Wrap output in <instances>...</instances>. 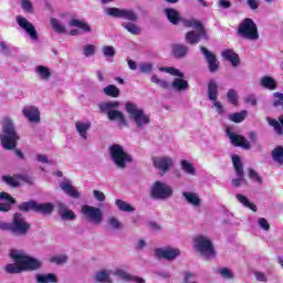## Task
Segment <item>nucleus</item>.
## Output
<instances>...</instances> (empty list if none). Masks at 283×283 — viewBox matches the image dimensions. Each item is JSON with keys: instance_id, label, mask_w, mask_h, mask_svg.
<instances>
[{"instance_id": "20e7f679", "label": "nucleus", "mask_w": 283, "mask_h": 283, "mask_svg": "<svg viewBox=\"0 0 283 283\" xmlns=\"http://www.w3.org/2000/svg\"><path fill=\"white\" fill-rule=\"evenodd\" d=\"M18 210L22 213H30V211H33L34 213H41L42 216H52V213H54V203H39L36 200H30L18 205Z\"/></svg>"}, {"instance_id": "c9c22d12", "label": "nucleus", "mask_w": 283, "mask_h": 283, "mask_svg": "<svg viewBox=\"0 0 283 283\" xmlns=\"http://www.w3.org/2000/svg\"><path fill=\"white\" fill-rule=\"evenodd\" d=\"M237 199L239 200V202H241V205H243V207L251 209V211H253L254 213L258 212V206H255V203L249 201V198H247V196H244L242 193H238Z\"/></svg>"}, {"instance_id": "393cba45", "label": "nucleus", "mask_w": 283, "mask_h": 283, "mask_svg": "<svg viewBox=\"0 0 283 283\" xmlns=\"http://www.w3.org/2000/svg\"><path fill=\"white\" fill-rule=\"evenodd\" d=\"M222 56L226 61L231 63L232 67H238V65H240V55H238L233 50L226 49L222 52Z\"/></svg>"}, {"instance_id": "680f3d73", "label": "nucleus", "mask_w": 283, "mask_h": 283, "mask_svg": "<svg viewBox=\"0 0 283 283\" xmlns=\"http://www.w3.org/2000/svg\"><path fill=\"white\" fill-rule=\"evenodd\" d=\"M151 70H154V65H151V63H144L140 65V72L143 74H149Z\"/></svg>"}, {"instance_id": "58836bf2", "label": "nucleus", "mask_w": 283, "mask_h": 283, "mask_svg": "<svg viewBox=\"0 0 283 283\" xmlns=\"http://www.w3.org/2000/svg\"><path fill=\"white\" fill-rule=\"evenodd\" d=\"M36 74L42 78V81H50L52 77V71L48 66L39 65L35 69Z\"/></svg>"}, {"instance_id": "13d9d810", "label": "nucleus", "mask_w": 283, "mask_h": 283, "mask_svg": "<svg viewBox=\"0 0 283 283\" xmlns=\"http://www.w3.org/2000/svg\"><path fill=\"white\" fill-rule=\"evenodd\" d=\"M107 224H109L112 229H120V221H118L116 217H111L107 221Z\"/></svg>"}, {"instance_id": "0eeeda50", "label": "nucleus", "mask_w": 283, "mask_h": 283, "mask_svg": "<svg viewBox=\"0 0 283 283\" xmlns=\"http://www.w3.org/2000/svg\"><path fill=\"white\" fill-rule=\"evenodd\" d=\"M109 154L113 163L118 167V169H125V167H127V163H132L134 160L132 155L125 153L123 146L118 144H114L109 147Z\"/></svg>"}, {"instance_id": "7ed1b4c3", "label": "nucleus", "mask_w": 283, "mask_h": 283, "mask_svg": "<svg viewBox=\"0 0 283 283\" xmlns=\"http://www.w3.org/2000/svg\"><path fill=\"white\" fill-rule=\"evenodd\" d=\"M186 28H193L196 31H188L186 33V43H189V45H198L200 41H209V33H207V28H205V24L200 22L199 20L192 19L188 20L185 23Z\"/></svg>"}, {"instance_id": "9b49d317", "label": "nucleus", "mask_w": 283, "mask_h": 283, "mask_svg": "<svg viewBox=\"0 0 283 283\" xmlns=\"http://www.w3.org/2000/svg\"><path fill=\"white\" fill-rule=\"evenodd\" d=\"M11 258H19L18 263L22 266V271H38L41 269V261L25 254H19L17 250H12Z\"/></svg>"}, {"instance_id": "4c0bfd02", "label": "nucleus", "mask_w": 283, "mask_h": 283, "mask_svg": "<svg viewBox=\"0 0 283 283\" xmlns=\"http://www.w3.org/2000/svg\"><path fill=\"white\" fill-rule=\"evenodd\" d=\"M272 160L274 163H277V165L282 166L283 165V146H276L272 151H271Z\"/></svg>"}, {"instance_id": "f3484780", "label": "nucleus", "mask_w": 283, "mask_h": 283, "mask_svg": "<svg viewBox=\"0 0 283 283\" xmlns=\"http://www.w3.org/2000/svg\"><path fill=\"white\" fill-rule=\"evenodd\" d=\"M200 50L207 61L209 72L216 74V72L220 70V61H218V56L205 46H200Z\"/></svg>"}, {"instance_id": "49530a36", "label": "nucleus", "mask_w": 283, "mask_h": 283, "mask_svg": "<svg viewBox=\"0 0 283 283\" xmlns=\"http://www.w3.org/2000/svg\"><path fill=\"white\" fill-rule=\"evenodd\" d=\"M227 98L231 105H234V107H238V92L233 88H230L227 93Z\"/></svg>"}, {"instance_id": "ea45409f", "label": "nucleus", "mask_w": 283, "mask_h": 283, "mask_svg": "<svg viewBox=\"0 0 283 283\" xmlns=\"http://www.w3.org/2000/svg\"><path fill=\"white\" fill-rule=\"evenodd\" d=\"M104 94L111 96V98H118V96H120V90L116 87V85L109 84L104 87Z\"/></svg>"}, {"instance_id": "6e6552de", "label": "nucleus", "mask_w": 283, "mask_h": 283, "mask_svg": "<svg viewBox=\"0 0 283 283\" xmlns=\"http://www.w3.org/2000/svg\"><path fill=\"white\" fill-rule=\"evenodd\" d=\"M238 33L240 36H243V39H250V41H258L260 39V34L258 33V25L250 18H245L239 24Z\"/></svg>"}, {"instance_id": "37998d69", "label": "nucleus", "mask_w": 283, "mask_h": 283, "mask_svg": "<svg viewBox=\"0 0 283 283\" xmlns=\"http://www.w3.org/2000/svg\"><path fill=\"white\" fill-rule=\"evenodd\" d=\"M51 27L53 28L54 32H57V34H65L66 32L65 25L61 24L56 18L51 19Z\"/></svg>"}, {"instance_id": "09e8293b", "label": "nucleus", "mask_w": 283, "mask_h": 283, "mask_svg": "<svg viewBox=\"0 0 283 283\" xmlns=\"http://www.w3.org/2000/svg\"><path fill=\"white\" fill-rule=\"evenodd\" d=\"M151 83H155L156 85H159L163 90H169V82L165 80H160L158 76L153 75L151 76Z\"/></svg>"}, {"instance_id": "473e14b6", "label": "nucleus", "mask_w": 283, "mask_h": 283, "mask_svg": "<svg viewBox=\"0 0 283 283\" xmlns=\"http://www.w3.org/2000/svg\"><path fill=\"white\" fill-rule=\"evenodd\" d=\"M15 263H9L6 265L4 271L10 274H15V273H23V268L21 263H19V258H12Z\"/></svg>"}, {"instance_id": "6ab92c4d", "label": "nucleus", "mask_w": 283, "mask_h": 283, "mask_svg": "<svg viewBox=\"0 0 283 283\" xmlns=\"http://www.w3.org/2000/svg\"><path fill=\"white\" fill-rule=\"evenodd\" d=\"M15 20L18 25L22 28V30H24L27 34H29L32 41L39 40V32H36V29L34 28V24H32V22L28 21V19L23 18L22 15H18Z\"/></svg>"}, {"instance_id": "f257e3e1", "label": "nucleus", "mask_w": 283, "mask_h": 283, "mask_svg": "<svg viewBox=\"0 0 283 283\" xmlns=\"http://www.w3.org/2000/svg\"><path fill=\"white\" fill-rule=\"evenodd\" d=\"M105 12L108 17H114V19H125L126 21H130L128 23H122V28H124V30H127V32H129L130 34L138 36V34L143 32L140 27L136 24V21H138V14H136L134 10L111 7L107 8Z\"/></svg>"}, {"instance_id": "69168bd1", "label": "nucleus", "mask_w": 283, "mask_h": 283, "mask_svg": "<svg viewBox=\"0 0 283 283\" xmlns=\"http://www.w3.org/2000/svg\"><path fill=\"white\" fill-rule=\"evenodd\" d=\"M36 160L38 163H44L45 165H52V161H50V159H48V157L45 155H36Z\"/></svg>"}, {"instance_id": "c03bdc74", "label": "nucleus", "mask_w": 283, "mask_h": 283, "mask_svg": "<svg viewBox=\"0 0 283 283\" xmlns=\"http://www.w3.org/2000/svg\"><path fill=\"white\" fill-rule=\"evenodd\" d=\"M181 169L189 174V176H196V168L193 167V164L189 163L188 160H181Z\"/></svg>"}, {"instance_id": "f03ea898", "label": "nucleus", "mask_w": 283, "mask_h": 283, "mask_svg": "<svg viewBox=\"0 0 283 283\" xmlns=\"http://www.w3.org/2000/svg\"><path fill=\"white\" fill-rule=\"evenodd\" d=\"M0 143L3 149H17V143H19V134H17L14 123L10 118H4L2 120V134L0 135Z\"/></svg>"}, {"instance_id": "864d4df0", "label": "nucleus", "mask_w": 283, "mask_h": 283, "mask_svg": "<svg viewBox=\"0 0 283 283\" xmlns=\"http://www.w3.org/2000/svg\"><path fill=\"white\" fill-rule=\"evenodd\" d=\"M249 176L251 180H254V182L262 185V177L253 168L249 169Z\"/></svg>"}, {"instance_id": "e433bc0d", "label": "nucleus", "mask_w": 283, "mask_h": 283, "mask_svg": "<svg viewBox=\"0 0 283 283\" xmlns=\"http://www.w3.org/2000/svg\"><path fill=\"white\" fill-rule=\"evenodd\" d=\"M69 25H71V28H80L83 32H92V28L87 22L77 19H71Z\"/></svg>"}, {"instance_id": "4be33fe9", "label": "nucleus", "mask_w": 283, "mask_h": 283, "mask_svg": "<svg viewBox=\"0 0 283 283\" xmlns=\"http://www.w3.org/2000/svg\"><path fill=\"white\" fill-rule=\"evenodd\" d=\"M156 256L163 260H174L180 255L179 249H163L158 248L155 250Z\"/></svg>"}, {"instance_id": "dca6fc26", "label": "nucleus", "mask_w": 283, "mask_h": 283, "mask_svg": "<svg viewBox=\"0 0 283 283\" xmlns=\"http://www.w3.org/2000/svg\"><path fill=\"white\" fill-rule=\"evenodd\" d=\"M153 165L155 169H158L161 174L160 176H164V174H167L171 167H174V159L169 156H164V157H153Z\"/></svg>"}, {"instance_id": "b1692460", "label": "nucleus", "mask_w": 283, "mask_h": 283, "mask_svg": "<svg viewBox=\"0 0 283 283\" xmlns=\"http://www.w3.org/2000/svg\"><path fill=\"white\" fill-rule=\"evenodd\" d=\"M57 210H59V216L62 220H76V214L74 211L67 208L65 203L59 202L57 203Z\"/></svg>"}, {"instance_id": "2f4dec72", "label": "nucleus", "mask_w": 283, "mask_h": 283, "mask_svg": "<svg viewBox=\"0 0 283 283\" xmlns=\"http://www.w3.org/2000/svg\"><path fill=\"white\" fill-rule=\"evenodd\" d=\"M182 196H184L186 202H188V205H192V207H200L201 200H200V197L198 196V193L185 191V192H182Z\"/></svg>"}, {"instance_id": "603ef678", "label": "nucleus", "mask_w": 283, "mask_h": 283, "mask_svg": "<svg viewBox=\"0 0 283 283\" xmlns=\"http://www.w3.org/2000/svg\"><path fill=\"white\" fill-rule=\"evenodd\" d=\"M219 273H220L221 277H224V280H233V277H234L233 272H231V270H229V268H221L219 270Z\"/></svg>"}, {"instance_id": "79ce46f5", "label": "nucleus", "mask_w": 283, "mask_h": 283, "mask_svg": "<svg viewBox=\"0 0 283 283\" xmlns=\"http://www.w3.org/2000/svg\"><path fill=\"white\" fill-rule=\"evenodd\" d=\"M19 175H14L13 177L12 176H8V175H3L2 176V180L6 182V185H8L9 187H13V188H17L19 187V178H18Z\"/></svg>"}, {"instance_id": "cd10ccee", "label": "nucleus", "mask_w": 283, "mask_h": 283, "mask_svg": "<svg viewBox=\"0 0 283 283\" xmlns=\"http://www.w3.org/2000/svg\"><path fill=\"white\" fill-rule=\"evenodd\" d=\"M115 275H117V277H120L125 282L145 283V279L140 276H134L123 270H117L115 272Z\"/></svg>"}, {"instance_id": "2eb2a0df", "label": "nucleus", "mask_w": 283, "mask_h": 283, "mask_svg": "<svg viewBox=\"0 0 283 283\" xmlns=\"http://www.w3.org/2000/svg\"><path fill=\"white\" fill-rule=\"evenodd\" d=\"M218 82L210 80L208 83V98L213 101V106L217 108L218 114H224L222 103L218 101Z\"/></svg>"}, {"instance_id": "aec40b11", "label": "nucleus", "mask_w": 283, "mask_h": 283, "mask_svg": "<svg viewBox=\"0 0 283 283\" xmlns=\"http://www.w3.org/2000/svg\"><path fill=\"white\" fill-rule=\"evenodd\" d=\"M226 134L229 136L231 144L234 147H242V149H251V144L242 135H237L231 129L226 128Z\"/></svg>"}, {"instance_id": "f8f14e48", "label": "nucleus", "mask_w": 283, "mask_h": 283, "mask_svg": "<svg viewBox=\"0 0 283 283\" xmlns=\"http://www.w3.org/2000/svg\"><path fill=\"white\" fill-rule=\"evenodd\" d=\"M150 196L154 200H167L174 196V189L165 182L155 181L150 188Z\"/></svg>"}, {"instance_id": "338daca9", "label": "nucleus", "mask_w": 283, "mask_h": 283, "mask_svg": "<svg viewBox=\"0 0 283 283\" xmlns=\"http://www.w3.org/2000/svg\"><path fill=\"white\" fill-rule=\"evenodd\" d=\"M245 103H248V105H252L253 107H255V105H258V99L255 98L254 95H249L248 97H245Z\"/></svg>"}, {"instance_id": "9d476101", "label": "nucleus", "mask_w": 283, "mask_h": 283, "mask_svg": "<svg viewBox=\"0 0 283 283\" xmlns=\"http://www.w3.org/2000/svg\"><path fill=\"white\" fill-rule=\"evenodd\" d=\"M159 72H167V74H170L171 76H178L179 78H175L172 81V87L174 90H177L178 92H185V90H189V82L185 78V73L180 72V70L168 66V67H159Z\"/></svg>"}, {"instance_id": "a19ab883", "label": "nucleus", "mask_w": 283, "mask_h": 283, "mask_svg": "<svg viewBox=\"0 0 283 283\" xmlns=\"http://www.w3.org/2000/svg\"><path fill=\"white\" fill-rule=\"evenodd\" d=\"M115 205H116L117 209H119V211H124V212H128V213L136 211V209L132 205L127 203V201H124L122 199H117L115 201Z\"/></svg>"}, {"instance_id": "412c9836", "label": "nucleus", "mask_w": 283, "mask_h": 283, "mask_svg": "<svg viewBox=\"0 0 283 283\" xmlns=\"http://www.w3.org/2000/svg\"><path fill=\"white\" fill-rule=\"evenodd\" d=\"M0 200H6V202L0 203V211L2 213H8L12 211V205H17V199L10 196L8 192H0Z\"/></svg>"}, {"instance_id": "c85d7f7f", "label": "nucleus", "mask_w": 283, "mask_h": 283, "mask_svg": "<svg viewBox=\"0 0 283 283\" xmlns=\"http://www.w3.org/2000/svg\"><path fill=\"white\" fill-rule=\"evenodd\" d=\"M172 56L175 59H185L187 56V52H189V48L185 44H172Z\"/></svg>"}, {"instance_id": "0e129e2a", "label": "nucleus", "mask_w": 283, "mask_h": 283, "mask_svg": "<svg viewBox=\"0 0 283 283\" xmlns=\"http://www.w3.org/2000/svg\"><path fill=\"white\" fill-rule=\"evenodd\" d=\"M247 2L251 10H258L260 8L259 0H247Z\"/></svg>"}, {"instance_id": "bf43d9fd", "label": "nucleus", "mask_w": 283, "mask_h": 283, "mask_svg": "<svg viewBox=\"0 0 283 283\" xmlns=\"http://www.w3.org/2000/svg\"><path fill=\"white\" fill-rule=\"evenodd\" d=\"M259 227L263 229V231H269L271 229V224L265 218H259Z\"/></svg>"}, {"instance_id": "a878e982", "label": "nucleus", "mask_w": 283, "mask_h": 283, "mask_svg": "<svg viewBox=\"0 0 283 283\" xmlns=\"http://www.w3.org/2000/svg\"><path fill=\"white\" fill-rule=\"evenodd\" d=\"M164 12L168 21L172 23V25H178V23H180V21L182 20V18L180 17V12H178L174 8H166Z\"/></svg>"}, {"instance_id": "3c124183", "label": "nucleus", "mask_w": 283, "mask_h": 283, "mask_svg": "<svg viewBox=\"0 0 283 283\" xmlns=\"http://www.w3.org/2000/svg\"><path fill=\"white\" fill-rule=\"evenodd\" d=\"M83 54L86 57L94 56V54H96V48L92 44H87L83 48Z\"/></svg>"}, {"instance_id": "a18cd8bd", "label": "nucleus", "mask_w": 283, "mask_h": 283, "mask_svg": "<svg viewBox=\"0 0 283 283\" xmlns=\"http://www.w3.org/2000/svg\"><path fill=\"white\" fill-rule=\"evenodd\" d=\"M247 118V111H241L240 113H232L229 115V119L232 123H242Z\"/></svg>"}, {"instance_id": "e2e57ef3", "label": "nucleus", "mask_w": 283, "mask_h": 283, "mask_svg": "<svg viewBox=\"0 0 283 283\" xmlns=\"http://www.w3.org/2000/svg\"><path fill=\"white\" fill-rule=\"evenodd\" d=\"M22 10L24 12H32V2L30 0H22Z\"/></svg>"}, {"instance_id": "bb28decb", "label": "nucleus", "mask_w": 283, "mask_h": 283, "mask_svg": "<svg viewBox=\"0 0 283 283\" xmlns=\"http://www.w3.org/2000/svg\"><path fill=\"white\" fill-rule=\"evenodd\" d=\"M60 188L66 196H70V198H74L75 200L81 198V192L74 186H72L70 182H62L60 184Z\"/></svg>"}, {"instance_id": "6e6d98bb", "label": "nucleus", "mask_w": 283, "mask_h": 283, "mask_svg": "<svg viewBox=\"0 0 283 283\" xmlns=\"http://www.w3.org/2000/svg\"><path fill=\"white\" fill-rule=\"evenodd\" d=\"M184 283H198L196 281H191V280H196V274L191 273V272H185L184 273Z\"/></svg>"}, {"instance_id": "5fc2aeb1", "label": "nucleus", "mask_w": 283, "mask_h": 283, "mask_svg": "<svg viewBox=\"0 0 283 283\" xmlns=\"http://www.w3.org/2000/svg\"><path fill=\"white\" fill-rule=\"evenodd\" d=\"M50 261L53 264H65V262H67V256L66 255H55V256H52Z\"/></svg>"}, {"instance_id": "5701e85b", "label": "nucleus", "mask_w": 283, "mask_h": 283, "mask_svg": "<svg viewBox=\"0 0 283 283\" xmlns=\"http://www.w3.org/2000/svg\"><path fill=\"white\" fill-rule=\"evenodd\" d=\"M22 112L30 123H41V112L35 106L23 108Z\"/></svg>"}, {"instance_id": "1a4fd4ad", "label": "nucleus", "mask_w": 283, "mask_h": 283, "mask_svg": "<svg viewBox=\"0 0 283 283\" xmlns=\"http://www.w3.org/2000/svg\"><path fill=\"white\" fill-rule=\"evenodd\" d=\"M11 233L15 235H27L32 224L25 220L21 212L13 213L12 222L10 223Z\"/></svg>"}, {"instance_id": "a211bd4d", "label": "nucleus", "mask_w": 283, "mask_h": 283, "mask_svg": "<svg viewBox=\"0 0 283 283\" xmlns=\"http://www.w3.org/2000/svg\"><path fill=\"white\" fill-rule=\"evenodd\" d=\"M232 165L238 176L237 179H232V185L233 187H240V185L244 182V167L242 166V159H240V156L238 155L232 156Z\"/></svg>"}, {"instance_id": "8fccbe9b", "label": "nucleus", "mask_w": 283, "mask_h": 283, "mask_svg": "<svg viewBox=\"0 0 283 283\" xmlns=\"http://www.w3.org/2000/svg\"><path fill=\"white\" fill-rule=\"evenodd\" d=\"M96 282H107L109 280V273L107 271L102 270L95 274Z\"/></svg>"}, {"instance_id": "f704fd0d", "label": "nucleus", "mask_w": 283, "mask_h": 283, "mask_svg": "<svg viewBox=\"0 0 283 283\" xmlns=\"http://www.w3.org/2000/svg\"><path fill=\"white\" fill-rule=\"evenodd\" d=\"M36 282L38 283H56L59 282V277H56V274L54 273L38 274Z\"/></svg>"}, {"instance_id": "ddd939ff", "label": "nucleus", "mask_w": 283, "mask_h": 283, "mask_svg": "<svg viewBox=\"0 0 283 283\" xmlns=\"http://www.w3.org/2000/svg\"><path fill=\"white\" fill-rule=\"evenodd\" d=\"M195 249H197L201 255H206V258H213L216 255L213 243L203 235H199L195 239Z\"/></svg>"}, {"instance_id": "72a5a7b5", "label": "nucleus", "mask_w": 283, "mask_h": 283, "mask_svg": "<svg viewBox=\"0 0 283 283\" xmlns=\"http://www.w3.org/2000/svg\"><path fill=\"white\" fill-rule=\"evenodd\" d=\"M92 127V123H83V122H76L75 123V129L80 134V136L83 137L84 140H87V130Z\"/></svg>"}, {"instance_id": "7c9ffc66", "label": "nucleus", "mask_w": 283, "mask_h": 283, "mask_svg": "<svg viewBox=\"0 0 283 283\" xmlns=\"http://www.w3.org/2000/svg\"><path fill=\"white\" fill-rule=\"evenodd\" d=\"M268 124L270 127H273L275 134L277 136H283V117H279V122L276 119H273L271 117H266Z\"/></svg>"}, {"instance_id": "4468645a", "label": "nucleus", "mask_w": 283, "mask_h": 283, "mask_svg": "<svg viewBox=\"0 0 283 283\" xmlns=\"http://www.w3.org/2000/svg\"><path fill=\"white\" fill-rule=\"evenodd\" d=\"M82 213L93 224H101L103 222V210L94 206L84 205L82 207Z\"/></svg>"}, {"instance_id": "4d7b16f0", "label": "nucleus", "mask_w": 283, "mask_h": 283, "mask_svg": "<svg viewBox=\"0 0 283 283\" xmlns=\"http://www.w3.org/2000/svg\"><path fill=\"white\" fill-rule=\"evenodd\" d=\"M274 98H279V99H274L273 102V107H280V105H283V94L280 92L274 93Z\"/></svg>"}, {"instance_id": "052dcab7", "label": "nucleus", "mask_w": 283, "mask_h": 283, "mask_svg": "<svg viewBox=\"0 0 283 283\" xmlns=\"http://www.w3.org/2000/svg\"><path fill=\"white\" fill-rule=\"evenodd\" d=\"M93 196L97 202H105V193L99 190H94Z\"/></svg>"}, {"instance_id": "de8ad7c7", "label": "nucleus", "mask_w": 283, "mask_h": 283, "mask_svg": "<svg viewBox=\"0 0 283 283\" xmlns=\"http://www.w3.org/2000/svg\"><path fill=\"white\" fill-rule=\"evenodd\" d=\"M102 52L106 59H114V56H116V49H114L112 45L104 46Z\"/></svg>"}, {"instance_id": "39448f33", "label": "nucleus", "mask_w": 283, "mask_h": 283, "mask_svg": "<svg viewBox=\"0 0 283 283\" xmlns=\"http://www.w3.org/2000/svg\"><path fill=\"white\" fill-rule=\"evenodd\" d=\"M118 107H120V103L118 101H111L99 104V111L107 112L108 119L118 120L119 125L128 127L129 124L127 123V119L125 118L123 112L118 111Z\"/></svg>"}, {"instance_id": "774afa93", "label": "nucleus", "mask_w": 283, "mask_h": 283, "mask_svg": "<svg viewBox=\"0 0 283 283\" xmlns=\"http://www.w3.org/2000/svg\"><path fill=\"white\" fill-rule=\"evenodd\" d=\"M17 178H19V180H23V182H28V185H32L33 182L32 177L28 175H18Z\"/></svg>"}, {"instance_id": "c756f323", "label": "nucleus", "mask_w": 283, "mask_h": 283, "mask_svg": "<svg viewBox=\"0 0 283 283\" xmlns=\"http://www.w3.org/2000/svg\"><path fill=\"white\" fill-rule=\"evenodd\" d=\"M260 85L264 90H270V91L277 90V81H275V78L269 75L261 77Z\"/></svg>"}, {"instance_id": "423d86ee", "label": "nucleus", "mask_w": 283, "mask_h": 283, "mask_svg": "<svg viewBox=\"0 0 283 283\" xmlns=\"http://www.w3.org/2000/svg\"><path fill=\"white\" fill-rule=\"evenodd\" d=\"M125 109L129 115L130 120H134L138 129H143L145 125H149V123L151 122L149 115L145 114V111L143 108H138V105L132 102L126 103Z\"/></svg>"}]
</instances>
